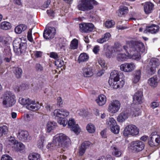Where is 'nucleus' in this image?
Masks as SVG:
<instances>
[{"mask_svg": "<svg viewBox=\"0 0 160 160\" xmlns=\"http://www.w3.org/2000/svg\"><path fill=\"white\" fill-rule=\"evenodd\" d=\"M126 53H122V47L120 46L115 48L117 54V59L119 61H125L128 59L139 60L141 58V53L146 52V50L143 43L139 42L127 41L126 45L123 46Z\"/></svg>", "mask_w": 160, "mask_h": 160, "instance_id": "nucleus-1", "label": "nucleus"}, {"mask_svg": "<svg viewBox=\"0 0 160 160\" xmlns=\"http://www.w3.org/2000/svg\"><path fill=\"white\" fill-rule=\"evenodd\" d=\"M69 112L67 110L64 108L57 109L51 113V115L52 117L57 119L58 124L65 127L68 123V127L69 128H72L76 125V122L75 120L70 118L69 119L67 122V118L69 115Z\"/></svg>", "mask_w": 160, "mask_h": 160, "instance_id": "nucleus-2", "label": "nucleus"}, {"mask_svg": "<svg viewBox=\"0 0 160 160\" xmlns=\"http://www.w3.org/2000/svg\"><path fill=\"white\" fill-rule=\"evenodd\" d=\"M53 138V142H56L58 147L63 151L68 149L70 144V140L69 137L63 133L56 134Z\"/></svg>", "mask_w": 160, "mask_h": 160, "instance_id": "nucleus-3", "label": "nucleus"}, {"mask_svg": "<svg viewBox=\"0 0 160 160\" xmlns=\"http://www.w3.org/2000/svg\"><path fill=\"white\" fill-rule=\"evenodd\" d=\"M108 82L110 86L115 89L122 88L125 83L123 79L120 78L119 73L116 71L111 72Z\"/></svg>", "mask_w": 160, "mask_h": 160, "instance_id": "nucleus-4", "label": "nucleus"}, {"mask_svg": "<svg viewBox=\"0 0 160 160\" xmlns=\"http://www.w3.org/2000/svg\"><path fill=\"white\" fill-rule=\"evenodd\" d=\"M15 97L10 91L7 92L1 98L2 104L3 107L8 108L12 107L16 102Z\"/></svg>", "mask_w": 160, "mask_h": 160, "instance_id": "nucleus-5", "label": "nucleus"}, {"mask_svg": "<svg viewBox=\"0 0 160 160\" xmlns=\"http://www.w3.org/2000/svg\"><path fill=\"white\" fill-rule=\"evenodd\" d=\"M91 3L95 4H97L94 0H79L77 8L79 10L83 11L91 10L93 8Z\"/></svg>", "mask_w": 160, "mask_h": 160, "instance_id": "nucleus-6", "label": "nucleus"}, {"mask_svg": "<svg viewBox=\"0 0 160 160\" xmlns=\"http://www.w3.org/2000/svg\"><path fill=\"white\" fill-rule=\"evenodd\" d=\"M13 45L14 51L18 55L21 54L26 48V43L22 42L20 38H17L14 41Z\"/></svg>", "mask_w": 160, "mask_h": 160, "instance_id": "nucleus-7", "label": "nucleus"}, {"mask_svg": "<svg viewBox=\"0 0 160 160\" xmlns=\"http://www.w3.org/2000/svg\"><path fill=\"white\" fill-rule=\"evenodd\" d=\"M139 132V129L135 125L130 124L125 127L123 134L125 137L134 136L138 135Z\"/></svg>", "mask_w": 160, "mask_h": 160, "instance_id": "nucleus-8", "label": "nucleus"}, {"mask_svg": "<svg viewBox=\"0 0 160 160\" xmlns=\"http://www.w3.org/2000/svg\"><path fill=\"white\" fill-rule=\"evenodd\" d=\"M121 107V103L117 100H113L111 101L108 104L107 110L110 114H114L118 112Z\"/></svg>", "mask_w": 160, "mask_h": 160, "instance_id": "nucleus-9", "label": "nucleus"}, {"mask_svg": "<svg viewBox=\"0 0 160 160\" xmlns=\"http://www.w3.org/2000/svg\"><path fill=\"white\" fill-rule=\"evenodd\" d=\"M16 136L19 140L23 142H28L31 139L28 132L26 130H19Z\"/></svg>", "mask_w": 160, "mask_h": 160, "instance_id": "nucleus-10", "label": "nucleus"}, {"mask_svg": "<svg viewBox=\"0 0 160 160\" xmlns=\"http://www.w3.org/2000/svg\"><path fill=\"white\" fill-rule=\"evenodd\" d=\"M120 70L125 72H130L136 68L135 64L132 62H124L119 66Z\"/></svg>", "mask_w": 160, "mask_h": 160, "instance_id": "nucleus-11", "label": "nucleus"}, {"mask_svg": "<svg viewBox=\"0 0 160 160\" xmlns=\"http://www.w3.org/2000/svg\"><path fill=\"white\" fill-rule=\"evenodd\" d=\"M56 29L53 27L46 28L44 31L43 37L46 39L53 38L55 35Z\"/></svg>", "mask_w": 160, "mask_h": 160, "instance_id": "nucleus-12", "label": "nucleus"}, {"mask_svg": "<svg viewBox=\"0 0 160 160\" xmlns=\"http://www.w3.org/2000/svg\"><path fill=\"white\" fill-rule=\"evenodd\" d=\"M94 25L91 23H82L80 24V30L82 32H91L93 30Z\"/></svg>", "mask_w": 160, "mask_h": 160, "instance_id": "nucleus-13", "label": "nucleus"}, {"mask_svg": "<svg viewBox=\"0 0 160 160\" xmlns=\"http://www.w3.org/2000/svg\"><path fill=\"white\" fill-rule=\"evenodd\" d=\"M131 147L133 151L139 152L144 149V144L141 141H137L132 142Z\"/></svg>", "mask_w": 160, "mask_h": 160, "instance_id": "nucleus-14", "label": "nucleus"}, {"mask_svg": "<svg viewBox=\"0 0 160 160\" xmlns=\"http://www.w3.org/2000/svg\"><path fill=\"white\" fill-rule=\"evenodd\" d=\"M112 155L116 157H120L122 154V151L116 144H113L110 148Z\"/></svg>", "mask_w": 160, "mask_h": 160, "instance_id": "nucleus-15", "label": "nucleus"}, {"mask_svg": "<svg viewBox=\"0 0 160 160\" xmlns=\"http://www.w3.org/2000/svg\"><path fill=\"white\" fill-rule=\"evenodd\" d=\"M159 64V60L155 58H152L151 59L148 65L151 74H153L156 71V68L158 67Z\"/></svg>", "mask_w": 160, "mask_h": 160, "instance_id": "nucleus-16", "label": "nucleus"}, {"mask_svg": "<svg viewBox=\"0 0 160 160\" xmlns=\"http://www.w3.org/2000/svg\"><path fill=\"white\" fill-rule=\"evenodd\" d=\"M142 93L141 91H137L133 97V103L135 104H141L142 102Z\"/></svg>", "mask_w": 160, "mask_h": 160, "instance_id": "nucleus-17", "label": "nucleus"}, {"mask_svg": "<svg viewBox=\"0 0 160 160\" xmlns=\"http://www.w3.org/2000/svg\"><path fill=\"white\" fill-rule=\"evenodd\" d=\"M114 49H113L109 46H107L106 48L104 47V54L106 57L108 58H112L115 56L116 51H114Z\"/></svg>", "mask_w": 160, "mask_h": 160, "instance_id": "nucleus-18", "label": "nucleus"}, {"mask_svg": "<svg viewBox=\"0 0 160 160\" xmlns=\"http://www.w3.org/2000/svg\"><path fill=\"white\" fill-rule=\"evenodd\" d=\"M41 107L40 104L35 100L32 99L28 105L26 106V108L31 111H34L39 109Z\"/></svg>", "mask_w": 160, "mask_h": 160, "instance_id": "nucleus-19", "label": "nucleus"}, {"mask_svg": "<svg viewBox=\"0 0 160 160\" xmlns=\"http://www.w3.org/2000/svg\"><path fill=\"white\" fill-rule=\"evenodd\" d=\"M129 115L130 114L128 111H123L118 116L117 121L119 122H122L128 118Z\"/></svg>", "mask_w": 160, "mask_h": 160, "instance_id": "nucleus-20", "label": "nucleus"}, {"mask_svg": "<svg viewBox=\"0 0 160 160\" xmlns=\"http://www.w3.org/2000/svg\"><path fill=\"white\" fill-rule=\"evenodd\" d=\"M92 145V143L88 141L83 142L80 147L79 153V155L82 156L85 153L86 149Z\"/></svg>", "mask_w": 160, "mask_h": 160, "instance_id": "nucleus-21", "label": "nucleus"}, {"mask_svg": "<svg viewBox=\"0 0 160 160\" xmlns=\"http://www.w3.org/2000/svg\"><path fill=\"white\" fill-rule=\"evenodd\" d=\"M82 73L85 77H89L93 75V69L91 67H85L82 69Z\"/></svg>", "mask_w": 160, "mask_h": 160, "instance_id": "nucleus-22", "label": "nucleus"}, {"mask_svg": "<svg viewBox=\"0 0 160 160\" xmlns=\"http://www.w3.org/2000/svg\"><path fill=\"white\" fill-rule=\"evenodd\" d=\"M13 149L17 152H24L25 149V146L22 143L18 142L12 146Z\"/></svg>", "mask_w": 160, "mask_h": 160, "instance_id": "nucleus-23", "label": "nucleus"}, {"mask_svg": "<svg viewBox=\"0 0 160 160\" xmlns=\"http://www.w3.org/2000/svg\"><path fill=\"white\" fill-rule=\"evenodd\" d=\"M159 82L158 78L156 76H154L148 80V83L151 87L155 88L157 86Z\"/></svg>", "mask_w": 160, "mask_h": 160, "instance_id": "nucleus-24", "label": "nucleus"}, {"mask_svg": "<svg viewBox=\"0 0 160 160\" xmlns=\"http://www.w3.org/2000/svg\"><path fill=\"white\" fill-rule=\"evenodd\" d=\"M96 101L98 105L103 106L106 103L107 98L104 95L102 94L98 97Z\"/></svg>", "mask_w": 160, "mask_h": 160, "instance_id": "nucleus-25", "label": "nucleus"}, {"mask_svg": "<svg viewBox=\"0 0 160 160\" xmlns=\"http://www.w3.org/2000/svg\"><path fill=\"white\" fill-rule=\"evenodd\" d=\"M154 7V5L152 3L147 2L144 6V9L145 13L148 14L151 12Z\"/></svg>", "mask_w": 160, "mask_h": 160, "instance_id": "nucleus-26", "label": "nucleus"}, {"mask_svg": "<svg viewBox=\"0 0 160 160\" xmlns=\"http://www.w3.org/2000/svg\"><path fill=\"white\" fill-rule=\"evenodd\" d=\"M111 35L109 32L106 33L102 37L97 40L98 42L102 44L108 41L111 37Z\"/></svg>", "mask_w": 160, "mask_h": 160, "instance_id": "nucleus-27", "label": "nucleus"}, {"mask_svg": "<svg viewBox=\"0 0 160 160\" xmlns=\"http://www.w3.org/2000/svg\"><path fill=\"white\" fill-rule=\"evenodd\" d=\"M57 126V123L54 121H49L47 124V129L48 132L54 130Z\"/></svg>", "mask_w": 160, "mask_h": 160, "instance_id": "nucleus-28", "label": "nucleus"}, {"mask_svg": "<svg viewBox=\"0 0 160 160\" xmlns=\"http://www.w3.org/2000/svg\"><path fill=\"white\" fill-rule=\"evenodd\" d=\"M118 15L119 16L122 17V15L127 14L128 12V7L123 6L119 7L118 11Z\"/></svg>", "mask_w": 160, "mask_h": 160, "instance_id": "nucleus-29", "label": "nucleus"}, {"mask_svg": "<svg viewBox=\"0 0 160 160\" xmlns=\"http://www.w3.org/2000/svg\"><path fill=\"white\" fill-rule=\"evenodd\" d=\"M159 29V26L155 24L149 26L147 28V31L152 33H155L157 32Z\"/></svg>", "mask_w": 160, "mask_h": 160, "instance_id": "nucleus-30", "label": "nucleus"}, {"mask_svg": "<svg viewBox=\"0 0 160 160\" xmlns=\"http://www.w3.org/2000/svg\"><path fill=\"white\" fill-rule=\"evenodd\" d=\"M141 72L140 70L137 71L134 74L132 79L133 83H136L138 82L139 81L141 78Z\"/></svg>", "mask_w": 160, "mask_h": 160, "instance_id": "nucleus-31", "label": "nucleus"}, {"mask_svg": "<svg viewBox=\"0 0 160 160\" xmlns=\"http://www.w3.org/2000/svg\"><path fill=\"white\" fill-rule=\"evenodd\" d=\"M116 124L117 123L116 120L113 118H110L107 120L106 125L108 128H110Z\"/></svg>", "mask_w": 160, "mask_h": 160, "instance_id": "nucleus-32", "label": "nucleus"}, {"mask_svg": "<svg viewBox=\"0 0 160 160\" xmlns=\"http://www.w3.org/2000/svg\"><path fill=\"white\" fill-rule=\"evenodd\" d=\"M0 28L4 30L10 29L12 27L11 24L8 22L4 21L1 23L0 24Z\"/></svg>", "mask_w": 160, "mask_h": 160, "instance_id": "nucleus-33", "label": "nucleus"}, {"mask_svg": "<svg viewBox=\"0 0 160 160\" xmlns=\"http://www.w3.org/2000/svg\"><path fill=\"white\" fill-rule=\"evenodd\" d=\"M89 58V57L88 55L86 53H82L79 57L78 61L79 63L87 62Z\"/></svg>", "mask_w": 160, "mask_h": 160, "instance_id": "nucleus-34", "label": "nucleus"}, {"mask_svg": "<svg viewBox=\"0 0 160 160\" xmlns=\"http://www.w3.org/2000/svg\"><path fill=\"white\" fill-rule=\"evenodd\" d=\"M27 27L24 24H20L17 26L15 28V32L17 34L21 33L23 31L25 30Z\"/></svg>", "mask_w": 160, "mask_h": 160, "instance_id": "nucleus-35", "label": "nucleus"}, {"mask_svg": "<svg viewBox=\"0 0 160 160\" xmlns=\"http://www.w3.org/2000/svg\"><path fill=\"white\" fill-rule=\"evenodd\" d=\"M8 131V127L6 125H3L0 126V137L3 134H7Z\"/></svg>", "mask_w": 160, "mask_h": 160, "instance_id": "nucleus-36", "label": "nucleus"}, {"mask_svg": "<svg viewBox=\"0 0 160 160\" xmlns=\"http://www.w3.org/2000/svg\"><path fill=\"white\" fill-rule=\"evenodd\" d=\"M29 160H41L40 155L36 153H32L28 156Z\"/></svg>", "mask_w": 160, "mask_h": 160, "instance_id": "nucleus-37", "label": "nucleus"}, {"mask_svg": "<svg viewBox=\"0 0 160 160\" xmlns=\"http://www.w3.org/2000/svg\"><path fill=\"white\" fill-rule=\"evenodd\" d=\"M18 142L14 137L12 136L8 138L6 141L7 144L11 146L12 148Z\"/></svg>", "mask_w": 160, "mask_h": 160, "instance_id": "nucleus-38", "label": "nucleus"}, {"mask_svg": "<svg viewBox=\"0 0 160 160\" xmlns=\"http://www.w3.org/2000/svg\"><path fill=\"white\" fill-rule=\"evenodd\" d=\"M58 146L56 142H53V139L52 142H49L47 146V148L49 151H52L55 149Z\"/></svg>", "mask_w": 160, "mask_h": 160, "instance_id": "nucleus-39", "label": "nucleus"}, {"mask_svg": "<svg viewBox=\"0 0 160 160\" xmlns=\"http://www.w3.org/2000/svg\"><path fill=\"white\" fill-rule=\"evenodd\" d=\"M86 129L88 132L93 133L95 131L96 128L94 124L91 123H89L87 125Z\"/></svg>", "mask_w": 160, "mask_h": 160, "instance_id": "nucleus-40", "label": "nucleus"}, {"mask_svg": "<svg viewBox=\"0 0 160 160\" xmlns=\"http://www.w3.org/2000/svg\"><path fill=\"white\" fill-rule=\"evenodd\" d=\"M13 72L17 78H20L22 75V69L18 67H15L13 69Z\"/></svg>", "mask_w": 160, "mask_h": 160, "instance_id": "nucleus-41", "label": "nucleus"}, {"mask_svg": "<svg viewBox=\"0 0 160 160\" xmlns=\"http://www.w3.org/2000/svg\"><path fill=\"white\" fill-rule=\"evenodd\" d=\"M78 45V41L76 39H73L71 42L70 45V48L72 49H75L77 48Z\"/></svg>", "mask_w": 160, "mask_h": 160, "instance_id": "nucleus-42", "label": "nucleus"}, {"mask_svg": "<svg viewBox=\"0 0 160 160\" xmlns=\"http://www.w3.org/2000/svg\"><path fill=\"white\" fill-rule=\"evenodd\" d=\"M32 99L29 98H20L19 99V102L20 104L22 105H28L29 103L30 102Z\"/></svg>", "mask_w": 160, "mask_h": 160, "instance_id": "nucleus-43", "label": "nucleus"}, {"mask_svg": "<svg viewBox=\"0 0 160 160\" xmlns=\"http://www.w3.org/2000/svg\"><path fill=\"white\" fill-rule=\"evenodd\" d=\"M45 140V138L44 136H41L39 139L38 140L37 145L38 147L40 149H42L44 146V142Z\"/></svg>", "mask_w": 160, "mask_h": 160, "instance_id": "nucleus-44", "label": "nucleus"}, {"mask_svg": "<svg viewBox=\"0 0 160 160\" xmlns=\"http://www.w3.org/2000/svg\"><path fill=\"white\" fill-rule=\"evenodd\" d=\"M77 114L78 115L86 117L88 114V112L87 109H81L78 110L76 112Z\"/></svg>", "mask_w": 160, "mask_h": 160, "instance_id": "nucleus-45", "label": "nucleus"}, {"mask_svg": "<svg viewBox=\"0 0 160 160\" xmlns=\"http://www.w3.org/2000/svg\"><path fill=\"white\" fill-rule=\"evenodd\" d=\"M140 113L139 109L138 108H135L131 110L130 115L132 117H135L139 116Z\"/></svg>", "mask_w": 160, "mask_h": 160, "instance_id": "nucleus-46", "label": "nucleus"}, {"mask_svg": "<svg viewBox=\"0 0 160 160\" xmlns=\"http://www.w3.org/2000/svg\"><path fill=\"white\" fill-rule=\"evenodd\" d=\"M70 129L77 135L79 134L81 132V128L78 124H76Z\"/></svg>", "mask_w": 160, "mask_h": 160, "instance_id": "nucleus-47", "label": "nucleus"}, {"mask_svg": "<svg viewBox=\"0 0 160 160\" xmlns=\"http://www.w3.org/2000/svg\"><path fill=\"white\" fill-rule=\"evenodd\" d=\"M34 118V115L32 114H27L24 115V120L27 122H29L32 121Z\"/></svg>", "mask_w": 160, "mask_h": 160, "instance_id": "nucleus-48", "label": "nucleus"}, {"mask_svg": "<svg viewBox=\"0 0 160 160\" xmlns=\"http://www.w3.org/2000/svg\"><path fill=\"white\" fill-rule=\"evenodd\" d=\"M111 131L113 133L117 134L119 133L120 131V127L116 124L112 127L110 128Z\"/></svg>", "mask_w": 160, "mask_h": 160, "instance_id": "nucleus-49", "label": "nucleus"}, {"mask_svg": "<svg viewBox=\"0 0 160 160\" xmlns=\"http://www.w3.org/2000/svg\"><path fill=\"white\" fill-rule=\"evenodd\" d=\"M115 24V22L113 20H107L105 22V27L108 28H112Z\"/></svg>", "mask_w": 160, "mask_h": 160, "instance_id": "nucleus-50", "label": "nucleus"}, {"mask_svg": "<svg viewBox=\"0 0 160 160\" xmlns=\"http://www.w3.org/2000/svg\"><path fill=\"white\" fill-rule=\"evenodd\" d=\"M98 63L102 68L106 69L107 68V64L104 60H102L101 59H99L98 60Z\"/></svg>", "mask_w": 160, "mask_h": 160, "instance_id": "nucleus-51", "label": "nucleus"}, {"mask_svg": "<svg viewBox=\"0 0 160 160\" xmlns=\"http://www.w3.org/2000/svg\"><path fill=\"white\" fill-rule=\"evenodd\" d=\"M55 65L58 67H61L64 64L63 61L60 59H58L55 62Z\"/></svg>", "mask_w": 160, "mask_h": 160, "instance_id": "nucleus-52", "label": "nucleus"}, {"mask_svg": "<svg viewBox=\"0 0 160 160\" xmlns=\"http://www.w3.org/2000/svg\"><path fill=\"white\" fill-rule=\"evenodd\" d=\"M32 33V29H29L28 32L27 38L28 40L31 42H32L33 41Z\"/></svg>", "mask_w": 160, "mask_h": 160, "instance_id": "nucleus-53", "label": "nucleus"}, {"mask_svg": "<svg viewBox=\"0 0 160 160\" xmlns=\"http://www.w3.org/2000/svg\"><path fill=\"white\" fill-rule=\"evenodd\" d=\"M24 86V84H22V86H17L14 87V89L15 92H18L20 91L21 90H23L25 89V88H23L22 87Z\"/></svg>", "mask_w": 160, "mask_h": 160, "instance_id": "nucleus-54", "label": "nucleus"}, {"mask_svg": "<svg viewBox=\"0 0 160 160\" xmlns=\"http://www.w3.org/2000/svg\"><path fill=\"white\" fill-rule=\"evenodd\" d=\"M100 50V46L98 45L95 46L92 50L93 52L95 54H97Z\"/></svg>", "mask_w": 160, "mask_h": 160, "instance_id": "nucleus-55", "label": "nucleus"}, {"mask_svg": "<svg viewBox=\"0 0 160 160\" xmlns=\"http://www.w3.org/2000/svg\"><path fill=\"white\" fill-rule=\"evenodd\" d=\"M1 160H12L11 157L8 155L5 154L3 155L1 158Z\"/></svg>", "mask_w": 160, "mask_h": 160, "instance_id": "nucleus-56", "label": "nucleus"}, {"mask_svg": "<svg viewBox=\"0 0 160 160\" xmlns=\"http://www.w3.org/2000/svg\"><path fill=\"white\" fill-rule=\"evenodd\" d=\"M156 137L154 138V139L155 140L156 146H157L160 144V136H156Z\"/></svg>", "mask_w": 160, "mask_h": 160, "instance_id": "nucleus-57", "label": "nucleus"}, {"mask_svg": "<svg viewBox=\"0 0 160 160\" xmlns=\"http://www.w3.org/2000/svg\"><path fill=\"white\" fill-rule=\"evenodd\" d=\"M50 0H47V1L45 2L44 3L42 6V9H44L45 8H48L50 3Z\"/></svg>", "mask_w": 160, "mask_h": 160, "instance_id": "nucleus-58", "label": "nucleus"}, {"mask_svg": "<svg viewBox=\"0 0 160 160\" xmlns=\"http://www.w3.org/2000/svg\"><path fill=\"white\" fill-rule=\"evenodd\" d=\"M50 57L55 59H56L58 58V54L56 53L53 52L50 53Z\"/></svg>", "mask_w": 160, "mask_h": 160, "instance_id": "nucleus-59", "label": "nucleus"}, {"mask_svg": "<svg viewBox=\"0 0 160 160\" xmlns=\"http://www.w3.org/2000/svg\"><path fill=\"white\" fill-rule=\"evenodd\" d=\"M0 42H2L5 44H7L8 42V41L5 37H0Z\"/></svg>", "mask_w": 160, "mask_h": 160, "instance_id": "nucleus-60", "label": "nucleus"}, {"mask_svg": "<svg viewBox=\"0 0 160 160\" xmlns=\"http://www.w3.org/2000/svg\"><path fill=\"white\" fill-rule=\"evenodd\" d=\"M159 104L158 102H152L150 105V107L152 108H155L158 107Z\"/></svg>", "mask_w": 160, "mask_h": 160, "instance_id": "nucleus-61", "label": "nucleus"}, {"mask_svg": "<svg viewBox=\"0 0 160 160\" xmlns=\"http://www.w3.org/2000/svg\"><path fill=\"white\" fill-rule=\"evenodd\" d=\"M34 56L37 58L41 57L42 55V52L41 51H36L34 52Z\"/></svg>", "mask_w": 160, "mask_h": 160, "instance_id": "nucleus-62", "label": "nucleus"}, {"mask_svg": "<svg viewBox=\"0 0 160 160\" xmlns=\"http://www.w3.org/2000/svg\"><path fill=\"white\" fill-rule=\"evenodd\" d=\"M45 108L48 111H51L52 109V107L49 104H46Z\"/></svg>", "mask_w": 160, "mask_h": 160, "instance_id": "nucleus-63", "label": "nucleus"}, {"mask_svg": "<svg viewBox=\"0 0 160 160\" xmlns=\"http://www.w3.org/2000/svg\"><path fill=\"white\" fill-rule=\"evenodd\" d=\"M63 103L62 99L61 97H58L57 98V104L59 106H61L62 105Z\"/></svg>", "mask_w": 160, "mask_h": 160, "instance_id": "nucleus-64", "label": "nucleus"}]
</instances>
